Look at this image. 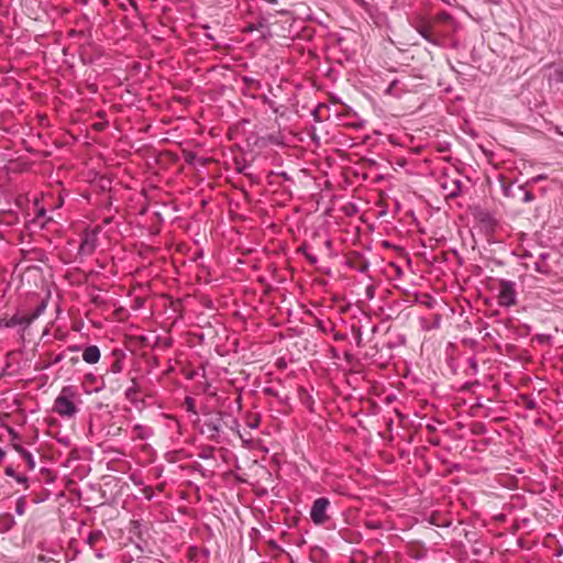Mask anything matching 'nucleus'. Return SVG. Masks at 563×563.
Listing matches in <instances>:
<instances>
[{
	"mask_svg": "<svg viewBox=\"0 0 563 563\" xmlns=\"http://www.w3.org/2000/svg\"><path fill=\"white\" fill-rule=\"evenodd\" d=\"M21 454H22L23 459L26 461V463L29 464L30 468H34L35 461L33 459V455L25 450H21Z\"/></svg>",
	"mask_w": 563,
	"mask_h": 563,
	"instance_id": "12",
	"label": "nucleus"
},
{
	"mask_svg": "<svg viewBox=\"0 0 563 563\" xmlns=\"http://www.w3.org/2000/svg\"><path fill=\"white\" fill-rule=\"evenodd\" d=\"M15 479L18 483H25L27 481L26 477L22 475H16Z\"/></svg>",
	"mask_w": 563,
	"mask_h": 563,
	"instance_id": "17",
	"label": "nucleus"
},
{
	"mask_svg": "<svg viewBox=\"0 0 563 563\" xmlns=\"http://www.w3.org/2000/svg\"><path fill=\"white\" fill-rule=\"evenodd\" d=\"M113 371H114V372H119V371H120V366L118 365V363H115V364H114V366H113Z\"/></svg>",
	"mask_w": 563,
	"mask_h": 563,
	"instance_id": "19",
	"label": "nucleus"
},
{
	"mask_svg": "<svg viewBox=\"0 0 563 563\" xmlns=\"http://www.w3.org/2000/svg\"><path fill=\"white\" fill-rule=\"evenodd\" d=\"M498 302L500 306L510 307L516 303L515 284L501 280L498 287Z\"/></svg>",
	"mask_w": 563,
	"mask_h": 563,
	"instance_id": "3",
	"label": "nucleus"
},
{
	"mask_svg": "<svg viewBox=\"0 0 563 563\" xmlns=\"http://www.w3.org/2000/svg\"><path fill=\"white\" fill-rule=\"evenodd\" d=\"M96 556H97L98 559H102V558H103V553H102V551H101V550L97 551V552H96Z\"/></svg>",
	"mask_w": 563,
	"mask_h": 563,
	"instance_id": "18",
	"label": "nucleus"
},
{
	"mask_svg": "<svg viewBox=\"0 0 563 563\" xmlns=\"http://www.w3.org/2000/svg\"><path fill=\"white\" fill-rule=\"evenodd\" d=\"M556 74L561 80H563V65H560L556 69Z\"/></svg>",
	"mask_w": 563,
	"mask_h": 563,
	"instance_id": "15",
	"label": "nucleus"
},
{
	"mask_svg": "<svg viewBox=\"0 0 563 563\" xmlns=\"http://www.w3.org/2000/svg\"><path fill=\"white\" fill-rule=\"evenodd\" d=\"M419 34L432 44H437V41L432 37L430 27L428 25H420L418 29Z\"/></svg>",
	"mask_w": 563,
	"mask_h": 563,
	"instance_id": "9",
	"label": "nucleus"
},
{
	"mask_svg": "<svg viewBox=\"0 0 563 563\" xmlns=\"http://www.w3.org/2000/svg\"><path fill=\"white\" fill-rule=\"evenodd\" d=\"M0 523H2L5 529H10L14 525V519L11 515H3L0 517Z\"/></svg>",
	"mask_w": 563,
	"mask_h": 563,
	"instance_id": "11",
	"label": "nucleus"
},
{
	"mask_svg": "<svg viewBox=\"0 0 563 563\" xmlns=\"http://www.w3.org/2000/svg\"><path fill=\"white\" fill-rule=\"evenodd\" d=\"M33 322V318L30 316L14 314L8 322L9 327L23 325L29 327Z\"/></svg>",
	"mask_w": 563,
	"mask_h": 563,
	"instance_id": "7",
	"label": "nucleus"
},
{
	"mask_svg": "<svg viewBox=\"0 0 563 563\" xmlns=\"http://www.w3.org/2000/svg\"><path fill=\"white\" fill-rule=\"evenodd\" d=\"M102 539H104L102 531L96 530V531H92L89 533V536L87 538V543L90 547H95Z\"/></svg>",
	"mask_w": 563,
	"mask_h": 563,
	"instance_id": "8",
	"label": "nucleus"
},
{
	"mask_svg": "<svg viewBox=\"0 0 563 563\" xmlns=\"http://www.w3.org/2000/svg\"><path fill=\"white\" fill-rule=\"evenodd\" d=\"M251 427L252 428H256L257 427V422H252Z\"/></svg>",
	"mask_w": 563,
	"mask_h": 563,
	"instance_id": "20",
	"label": "nucleus"
},
{
	"mask_svg": "<svg viewBox=\"0 0 563 563\" xmlns=\"http://www.w3.org/2000/svg\"><path fill=\"white\" fill-rule=\"evenodd\" d=\"M5 474H7L8 476H12V477H14V478H15V476H16V474L14 473V471H13L11 467H8V468L5 470Z\"/></svg>",
	"mask_w": 563,
	"mask_h": 563,
	"instance_id": "16",
	"label": "nucleus"
},
{
	"mask_svg": "<svg viewBox=\"0 0 563 563\" xmlns=\"http://www.w3.org/2000/svg\"><path fill=\"white\" fill-rule=\"evenodd\" d=\"M97 247V234L96 233H86L80 246L79 253L82 255H90Z\"/></svg>",
	"mask_w": 563,
	"mask_h": 563,
	"instance_id": "4",
	"label": "nucleus"
},
{
	"mask_svg": "<svg viewBox=\"0 0 563 563\" xmlns=\"http://www.w3.org/2000/svg\"><path fill=\"white\" fill-rule=\"evenodd\" d=\"M79 394L76 386H64L56 397L53 410L63 418H73L77 411V402H79Z\"/></svg>",
	"mask_w": 563,
	"mask_h": 563,
	"instance_id": "1",
	"label": "nucleus"
},
{
	"mask_svg": "<svg viewBox=\"0 0 563 563\" xmlns=\"http://www.w3.org/2000/svg\"><path fill=\"white\" fill-rule=\"evenodd\" d=\"M25 508H26V500L24 497H20L18 500H16V506H15V512L19 515V516H22L24 515L25 512Z\"/></svg>",
	"mask_w": 563,
	"mask_h": 563,
	"instance_id": "10",
	"label": "nucleus"
},
{
	"mask_svg": "<svg viewBox=\"0 0 563 563\" xmlns=\"http://www.w3.org/2000/svg\"><path fill=\"white\" fill-rule=\"evenodd\" d=\"M101 356L100 350L97 345H89L82 352V360L88 364H96Z\"/></svg>",
	"mask_w": 563,
	"mask_h": 563,
	"instance_id": "5",
	"label": "nucleus"
},
{
	"mask_svg": "<svg viewBox=\"0 0 563 563\" xmlns=\"http://www.w3.org/2000/svg\"><path fill=\"white\" fill-rule=\"evenodd\" d=\"M330 507V500L325 497L317 498L310 509V518L317 526H321L329 520L328 509Z\"/></svg>",
	"mask_w": 563,
	"mask_h": 563,
	"instance_id": "2",
	"label": "nucleus"
},
{
	"mask_svg": "<svg viewBox=\"0 0 563 563\" xmlns=\"http://www.w3.org/2000/svg\"><path fill=\"white\" fill-rule=\"evenodd\" d=\"M306 257L307 260L312 263V264H316L317 263V257L312 254H306Z\"/></svg>",
	"mask_w": 563,
	"mask_h": 563,
	"instance_id": "14",
	"label": "nucleus"
},
{
	"mask_svg": "<svg viewBox=\"0 0 563 563\" xmlns=\"http://www.w3.org/2000/svg\"><path fill=\"white\" fill-rule=\"evenodd\" d=\"M46 309V303L43 301L41 302L34 310V312L30 316V318H33V321L37 319Z\"/></svg>",
	"mask_w": 563,
	"mask_h": 563,
	"instance_id": "13",
	"label": "nucleus"
},
{
	"mask_svg": "<svg viewBox=\"0 0 563 563\" xmlns=\"http://www.w3.org/2000/svg\"><path fill=\"white\" fill-rule=\"evenodd\" d=\"M450 195H451V196H455V195H456V191H454V190H453V191H451V194H450Z\"/></svg>",
	"mask_w": 563,
	"mask_h": 563,
	"instance_id": "21",
	"label": "nucleus"
},
{
	"mask_svg": "<svg viewBox=\"0 0 563 563\" xmlns=\"http://www.w3.org/2000/svg\"><path fill=\"white\" fill-rule=\"evenodd\" d=\"M133 433H134V435H133L134 439L147 440L148 438H151L153 435V430L147 426L135 424L133 427Z\"/></svg>",
	"mask_w": 563,
	"mask_h": 563,
	"instance_id": "6",
	"label": "nucleus"
}]
</instances>
